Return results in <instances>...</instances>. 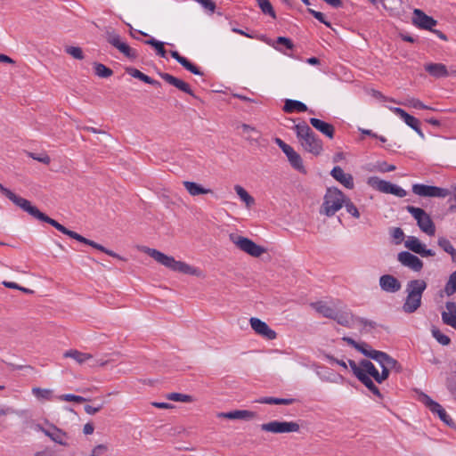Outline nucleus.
<instances>
[{
  "label": "nucleus",
  "mask_w": 456,
  "mask_h": 456,
  "mask_svg": "<svg viewBox=\"0 0 456 456\" xmlns=\"http://www.w3.org/2000/svg\"><path fill=\"white\" fill-rule=\"evenodd\" d=\"M27 213L42 222L49 224L50 225L53 226L56 230H58L61 233L68 235L69 237H70L81 243L91 246L92 248H94L97 250H100L112 257L118 258L119 260H124V258L121 256L115 253L114 251L106 248L102 245H101L94 240H91L89 239L83 237L82 235H80L79 233H77L74 231L69 230L64 225H62L61 224L57 222L56 220L49 217L46 214L41 212L37 207L33 206L32 204L27 210Z\"/></svg>",
  "instance_id": "f257e3e1"
},
{
  "label": "nucleus",
  "mask_w": 456,
  "mask_h": 456,
  "mask_svg": "<svg viewBox=\"0 0 456 456\" xmlns=\"http://www.w3.org/2000/svg\"><path fill=\"white\" fill-rule=\"evenodd\" d=\"M145 252L155 261L170 269L171 271L196 277L203 276V273L200 269L190 265L185 262L177 261L173 256H167L159 251L158 249L148 248Z\"/></svg>",
  "instance_id": "f03ea898"
},
{
  "label": "nucleus",
  "mask_w": 456,
  "mask_h": 456,
  "mask_svg": "<svg viewBox=\"0 0 456 456\" xmlns=\"http://www.w3.org/2000/svg\"><path fill=\"white\" fill-rule=\"evenodd\" d=\"M293 129L302 147L306 151L314 156H319L322 153L323 151L322 141L305 121L295 125Z\"/></svg>",
  "instance_id": "7ed1b4c3"
},
{
  "label": "nucleus",
  "mask_w": 456,
  "mask_h": 456,
  "mask_svg": "<svg viewBox=\"0 0 456 456\" xmlns=\"http://www.w3.org/2000/svg\"><path fill=\"white\" fill-rule=\"evenodd\" d=\"M346 197L344 193L338 188H328L324 195L323 203L321 208V213L327 216H332L344 205Z\"/></svg>",
  "instance_id": "20e7f679"
},
{
  "label": "nucleus",
  "mask_w": 456,
  "mask_h": 456,
  "mask_svg": "<svg viewBox=\"0 0 456 456\" xmlns=\"http://www.w3.org/2000/svg\"><path fill=\"white\" fill-rule=\"evenodd\" d=\"M406 210L416 220L419 228L429 236L435 235L436 225L431 216L423 209L418 207L408 205Z\"/></svg>",
  "instance_id": "39448f33"
},
{
  "label": "nucleus",
  "mask_w": 456,
  "mask_h": 456,
  "mask_svg": "<svg viewBox=\"0 0 456 456\" xmlns=\"http://www.w3.org/2000/svg\"><path fill=\"white\" fill-rule=\"evenodd\" d=\"M230 239L240 250L246 252L251 256L258 257L266 251L264 247L257 245L248 238L231 233Z\"/></svg>",
  "instance_id": "423d86ee"
},
{
  "label": "nucleus",
  "mask_w": 456,
  "mask_h": 456,
  "mask_svg": "<svg viewBox=\"0 0 456 456\" xmlns=\"http://www.w3.org/2000/svg\"><path fill=\"white\" fill-rule=\"evenodd\" d=\"M368 184L381 192L393 194L399 198H403L407 195V192L404 189L390 182L382 180L377 176L370 177L368 180Z\"/></svg>",
  "instance_id": "0eeeda50"
},
{
  "label": "nucleus",
  "mask_w": 456,
  "mask_h": 456,
  "mask_svg": "<svg viewBox=\"0 0 456 456\" xmlns=\"http://www.w3.org/2000/svg\"><path fill=\"white\" fill-rule=\"evenodd\" d=\"M261 429L263 431L271 432L273 434H283V433L298 432L300 429V426L298 423H297L295 421L273 420V421H270L268 423L262 424Z\"/></svg>",
  "instance_id": "6e6552de"
},
{
  "label": "nucleus",
  "mask_w": 456,
  "mask_h": 456,
  "mask_svg": "<svg viewBox=\"0 0 456 456\" xmlns=\"http://www.w3.org/2000/svg\"><path fill=\"white\" fill-rule=\"evenodd\" d=\"M106 40L110 45L122 53L126 58L133 61L138 57L137 52L130 47L126 43L122 42L120 36L114 31L108 30L106 32Z\"/></svg>",
  "instance_id": "1a4fd4ad"
},
{
  "label": "nucleus",
  "mask_w": 456,
  "mask_h": 456,
  "mask_svg": "<svg viewBox=\"0 0 456 456\" xmlns=\"http://www.w3.org/2000/svg\"><path fill=\"white\" fill-rule=\"evenodd\" d=\"M412 192L420 197H437L445 198L451 195V191L446 188H441L423 183H415L412 185Z\"/></svg>",
  "instance_id": "9d476101"
},
{
  "label": "nucleus",
  "mask_w": 456,
  "mask_h": 456,
  "mask_svg": "<svg viewBox=\"0 0 456 456\" xmlns=\"http://www.w3.org/2000/svg\"><path fill=\"white\" fill-rule=\"evenodd\" d=\"M398 261L414 272H420L423 268V262L417 256L409 251H402L397 256Z\"/></svg>",
  "instance_id": "9b49d317"
},
{
  "label": "nucleus",
  "mask_w": 456,
  "mask_h": 456,
  "mask_svg": "<svg viewBox=\"0 0 456 456\" xmlns=\"http://www.w3.org/2000/svg\"><path fill=\"white\" fill-rule=\"evenodd\" d=\"M404 246L411 251L419 254L422 257L434 256L435 251L429 248H426V246L414 236H409L405 240Z\"/></svg>",
  "instance_id": "f8f14e48"
},
{
  "label": "nucleus",
  "mask_w": 456,
  "mask_h": 456,
  "mask_svg": "<svg viewBox=\"0 0 456 456\" xmlns=\"http://www.w3.org/2000/svg\"><path fill=\"white\" fill-rule=\"evenodd\" d=\"M412 22L419 28L432 30V28L437 24L433 17L427 15L420 9H414Z\"/></svg>",
  "instance_id": "ddd939ff"
},
{
  "label": "nucleus",
  "mask_w": 456,
  "mask_h": 456,
  "mask_svg": "<svg viewBox=\"0 0 456 456\" xmlns=\"http://www.w3.org/2000/svg\"><path fill=\"white\" fill-rule=\"evenodd\" d=\"M253 330L268 340L276 338L277 333L272 330L265 322L258 318L252 317L249 320Z\"/></svg>",
  "instance_id": "4468645a"
},
{
  "label": "nucleus",
  "mask_w": 456,
  "mask_h": 456,
  "mask_svg": "<svg viewBox=\"0 0 456 456\" xmlns=\"http://www.w3.org/2000/svg\"><path fill=\"white\" fill-rule=\"evenodd\" d=\"M159 75L167 83L172 85L173 86L176 87L180 91H182L185 94H188L189 95L192 96L193 98L198 99V97L194 94L193 91L191 90V88L188 83L174 77L173 75H171L169 73L159 72Z\"/></svg>",
  "instance_id": "2eb2a0df"
},
{
  "label": "nucleus",
  "mask_w": 456,
  "mask_h": 456,
  "mask_svg": "<svg viewBox=\"0 0 456 456\" xmlns=\"http://www.w3.org/2000/svg\"><path fill=\"white\" fill-rule=\"evenodd\" d=\"M379 286L382 290L395 293L402 288L400 281L391 274H384L379 278Z\"/></svg>",
  "instance_id": "dca6fc26"
},
{
  "label": "nucleus",
  "mask_w": 456,
  "mask_h": 456,
  "mask_svg": "<svg viewBox=\"0 0 456 456\" xmlns=\"http://www.w3.org/2000/svg\"><path fill=\"white\" fill-rule=\"evenodd\" d=\"M0 191L8 198L13 204L20 208L23 211L27 212L28 208L31 205V202L22 197H20L16 195L13 191H12L10 189L4 187L0 183Z\"/></svg>",
  "instance_id": "f3484780"
},
{
  "label": "nucleus",
  "mask_w": 456,
  "mask_h": 456,
  "mask_svg": "<svg viewBox=\"0 0 456 456\" xmlns=\"http://www.w3.org/2000/svg\"><path fill=\"white\" fill-rule=\"evenodd\" d=\"M375 356H377L375 362H377L379 366H385L389 370H395L396 372H400L402 370L401 364L388 354L380 351V353L375 354Z\"/></svg>",
  "instance_id": "a211bd4d"
},
{
  "label": "nucleus",
  "mask_w": 456,
  "mask_h": 456,
  "mask_svg": "<svg viewBox=\"0 0 456 456\" xmlns=\"http://www.w3.org/2000/svg\"><path fill=\"white\" fill-rule=\"evenodd\" d=\"M331 176L347 189L354 188V178L350 174H345L339 166H336L330 172Z\"/></svg>",
  "instance_id": "6ab92c4d"
},
{
  "label": "nucleus",
  "mask_w": 456,
  "mask_h": 456,
  "mask_svg": "<svg viewBox=\"0 0 456 456\" xmlns=\"http://www.w3.org/2000/svg\"><path fill=\"white\" fill-rule=\"evenodd\" d=\"M170 55L174 58L179 64H181L185 69L191 72L194 75L202 76L203 72L200 69L189 61L186 57L182 56L177 51H170Z\"/></svg>",
  "instance_id": "aec40b11"
},
{
  "label": "nucleus",
  "mask_w": 456,
  "mask_h": 456,
  "mask_svg": "<svg viewBox=\"0 0 456 456\" xmlns=\"http://www.w3.org/2000/svg\"><path fill=\"white\" fill-rule=\"evenodd\" d=\"M282 110L286 113H301L308 111L311 114H314V111L313 110H308L307 106L304 102L291 99L285 100Z\"/></svg>",
  "instance_id": "412c9836"
},
{
  "label": "nucleus",
  "mask_w": 456,
  "mask_h": 456,
  "mask_svg": "<svg viewBox=\"0 0 456 456\" xmlns=\"http://www.w3.org/2000/svg\"><path fill=\"white\" fill-rule=\"evenodd\" d=\"M421 303L422 297L406 293V297L402 306L403 311L405 314H413L420 307Z\"/></svg>",
  "instance_id": "4be33fe9"
},
{
  "label": "nucleus",
  "mask_w": 456,
  "mask_h": 456,
  "mask_svg": "<svg viewBox=\"0 0 456 456\" xmlns=\"http://www.w3.org/2000/svg\"><path fill=\"white\" fill-rule=\"evenodd\" d=\"M309 122L316 130L326 135L328 138L332 139L334 137L335 127L333 125L316 118H311Z\"/></svg>",
  "instance_id": "5701e85b"
},
{
  "label": "nucleus",
  "mask_w": 456,
  "mask_h": 456,
  "mask_svg": "<svg viewBox=\"0 0 456 456\" xmlns=\"http://www.w3.org/2000/svg\"><path fill=\"white\" fill-rule=\"evenodd\" d=\"M217 417L228 419L249 420L256 417V412L248 410H236L228 412H219Z\"/></svg>",
  "instance_id": "b1692460"
},
{
  "label": "nucleus",
  "mask_w": 456,
  "mask_h": 456,
  "mask_svg": "<svg viewBox=\"0 0 456 456\" xmlns=\"http://www.w3.org/2000/svg\"><path fill=\"white\" fill-rule=\"evenodd\" d=\"M445 307L447 311L442 313L443 322L456 330V303L446 302Z\"/></svg>",
  "instance_id": "393cba45"
},
{
  "label": "nucleus",
  "mask_w": 456,
  "mask_h": 456,
  "mask_svg": "<svg viewBox=\"0 0 456 456\" xmlns=\"http://www.w3.org/2000/svg\"><path fill=\"white\" fill-rule=\"evenodd\" d=\"M46 436H48L54 443L62 446L68 447L69 445L67 442L69 437L68 434L61 428H57L55 425H51L50 432L46 433Z\"/></svg>",
  "instance_id": "a878e982"
},
{
  "label": "nucleus",
  "mask_w": 456,
  "mask_h": 456,
  "mask_svg": "<svg viewBox=\"0 0 456 456\" xmlns=\"http://www.w3.org/2000/svg\"><path fill=\"white\" fill-rule=\"evenodd\" d=\"M428 284L422 279L411 280L407 282L405 292L422 297Z\"/></svg>",
  "instance_id": "bb28decb"
},
{
  "label": "nucleus",
  "mask_w": 456,
  "mask_h": 456,
  "mask_svg": "<svg viewBox=\"0 0 456 456\" xmlns=\"http://www.w3.org/2000/svg\"><path fill=\"white\" fill-rule=\"evenodd\" d=\"M126 72L127 74H129L131 77L137 78L146 84L151 85L156 87L161 86V83L159 81L151 78V77L145 75L144 73H142V71H140L139 69H137L135 68L127 67L126 69Z\"/></svg>",
  "instance_id": "cd10ccee"
},
{
  "label": "nucleus",
  "mask_w": 456,
  "mask_h": 456,
  "mask_svg": "<svg viewBox=\"0 0 456 456\" xmlns=\"http://www.w3.org/2000/svg\"><path fill=\"white\" fill-rule=\"evenodd\" d=\"M425 70L434 77H446L449 75L447 67L443 63H428L425 66Z\"/></svg>",
  "instance_id": "c85d7f7f"
},
{
  "label": "nucleus",
  "mask_w": 456,
  "mask_h": 456,
  "mask_svg": "<svg viewBox=\"0 0 456 456\" xmlns=\"http://www.w3.org/2000/svg\"><path fill=\"white\" fill-rule=\"evenodd\" d=\"M183 185L184 186V188L191 196H199L201 194L214 193L211 189L204 188L202 185L195 182L183 181Z\"/></svg>",
  "instance_id": "c756f323"
},
{
  "label": "nucleus",
  "mask_w": 456,
  "mask_h": 456,
  "mask_svg": "<svg viewBox=\"0 0 456 456\" xmlns=\"http://www.w3.org/2000/svg\"><path fill=\"white\" fill-rule=\"evenodd\" d=\"M332 320L336 321L341 326L351 328L355 317L351 313L336 310Z\"/></svg>",
  "instance_id": "7c9ffc66"
},
{
  "label": "nucleus",
  "mask_w": 456,
  "mask_h": 456,
  "mask_svg": "<svg viewBox=\"0 0 456 456\" xmlns=\"http://www.w3.org/2000/svg\"><path fill=\"white\" fill-rule=\"evenodd\" d=\"M311 306L320 314L326 318L332 319L336 310L323 301H317L311 304Z\"/></svg>",
  "instance_id": "2f4dec72"
},
{
  "label": "nucleus",
  "mask_w": 456,
  "mask_h": 456,
  "mask_svg": "<svg viewBox=\"0 0 456 456\" xmlns=\"http://www.w3.org/2000/svg\"><path fill=\"white\" fill-rule=\"evenodd\" d=\"M288 160L290 166L297 170V172L306 175L307 171L303 164V159L301 156L295 151L291 152L289 156H287Z\"/></svg>",
  "instance_id": "473e14b6"
},
{
  "label": "nucleus",
  "mask_w": 456,
  "mask_h": 456,
  "mask_svg": "<svg viewBox=\"0 0 456 456\" xmlns=\"http://www.w3.org/2000/svg\"><path fill=\"white\" fill-rule=\"evenodd\" d=\"M431 412L436 414L439 417V419L448 427H455L454 421L440 403L434 404V409L431 411Z\"/></svg>",
  "instance_id": "72a5a7b5"
},
{
  "label": "nucleus",
  "mask_w": 456,
  "mask_h": 456,
  "mask_svg": "<svg viewBox=\"0 0 456 456\" xmlns=\"http://www.w3.org/2000/svg\"><path fill=\"white\" fill-rule=\"evenodd\" d=\"M360 365L365 375L373 378L376 382L378 381L379 370L370 361L366 359L361 360Z\"/></svg>",
  "instance_id": "f704fd0d"
},
{
  "label": "nucleus",
  "mask_w": 456,
  "mask_h": 456,
  "mask_svg": "<svg viewBox=\"0 0 456 456\" xmlns=\"http://www.w3.org/2000/svg\"><path fill=\"white\" fill-rule=\"evenodd\" d=\"M403 120L407 126L412 128L421 138H424V134L420 128V122L415 117L406 113Z\"/></svg>",
  "instance_id": "c9c22d12"
},
{
  "label": "nucleus",
  "mask_w": 456,
  "mask_h": 456,
  "mask_svg": "<svg viewBox=\"0 0 456 456\" xmlns=\"http://www.w3.org/2000/svg\"><path fill=\"white\" fill-rule=\"evenodd\" d=\"M358 380L362 384H363L373 395H375L376 396H378L380 399L383 398V395L381 394L380 390L374 384V382L372 381V379L369 376L364 374Z\"/></svg>",
  "instance_id": "e433bc0d"
},
{
  "label": "nucleus",
  "mask_w": 456,
  "mask_h": 456,
  "mask_svg": "<svg viewBox=\"0 0 456 456\" xmlns=\"http://www.w3.org/2000/svg\"><path fill=\"white\" fill-rule=\"evenodd\" d=\"M64 357H69L74 359L78 363H83L86 360L91 359L92 355L86 353H82L77 350H69L64 353Z\"/></svg>",
  "instance_id": "4c0bfd02"
},
{
  "label": "nucleus",
  "mask_w": 456,
  "mask_h": 456,
  "mask_svg": "<svg viewBox=\"0 0 456 456\" xmlns=\"http://www.w3.org/2000/svg\"><path fill=\"white\" fill-rule=\"evenodd\" d=\"M277 46H274V48L280 52H282L283 53H287L283 48L286 50H293L294 44L292 40L286 37H278L276 39Z\"/></svg>",
  "instance_id": "58836bf2"
},
{
  "label": "nucleus",
  "mask_w": 456,
  "mask_h": 456,
  "mask_svg": "<svg viewBox=\"0 0 456 456\" xmlns=\"http://www.w3.org/2000/svg\"><path fill=\"white\" fill-rule=\"evenodd\" d=\"M144 44L152 46L156 50L158 55H159L162 58H166L167 51L164 47L163 42L151 37L148 40H145Z\"/></svg>",
  "instance_id": "ea45409f"
},
{
  "label": "nucleus",
  "mask_w": 456,
  "mask_h": 456,
  "mask_svg": "<svg viewBox=\"0 0 456 456\" xmlns=\"http://www.w3.org/2000/svg\"><path fill=\"white\" fill-rule=\"evenodd\" d=\"M94 73L100 77H110L113 74V70L102 63H94Z\"/></svg>",
  "instance_id": "a19ab883"
},
{
  "label": "nucleus",
  "mask_w": 456,
  "mask_h": 456,
  "mask_svg": "<svg viewBox=\"0 0 456 456\" xmlns=\"http://www.w3.org/2000/svg\"><path fill=\"white\" fill-rule=\"evenodd\" d=\"M234 190H235L236 193L238 194V196L240 197V199L243 202H245V204L248 207L254 204V202H255L254 198L251 195H249L248 192L243 187H241L240 185H235Z\"/></svg>",
  "instance_id": "79ce46f5"
},
{
  "label": "nucleus",
  "mask_w": 456,
  "mask_h": 456,
  "mask_svg": "<svg viewBox=\"0 0 456 456\" xmlns=\"http://www.w3.org/2000/svg\"><path fill=\"white\" fill-rule=\"evenodd\" d=\"M356 350L362 353L364 356H367L374 361H376L377 359V356H375V354L380 353V351L371 349L370 345H368L365 342L360 343Z\"/></svg>",
  "instance_id": "37998d69"
},
{
  "label": "nucleus",
  "mask_w": 456,
  "mask_h": 456,
  "mask_svg": "<svg viewBox=\"0 0 456 456\" xmlns=\"http://www.w3.org/2000/svg\"><path fill=\"white\" fill-rule=\"evenodd\" d=\"M259 8L264 14H268L272 18L276 19L275 11L269 0H256Z\"/></svg>",
  "instance_id": "c03bdc74"
},
{
  "label": "nucleus",
  "mask_w": 456,
  "mask_h": 456,
  "mask_svg": "<svg viewBox=\"0 0 456 456\" xmlns=\"http://www.w3.org/2000/svg\"><path fill=\"white\" fill-rule=\"evenodd\" d=\"M438 246L443 248L446 253L450 254L451 256H456V249L452 245L450 240L444 237H440L437 240Z\"/></svg>",
  "instance_id": "a18cd8bd"
},
{
  "label": "nucleus",
  "mask_w": 456,
  "mask_h": 456,
  "mask_svg": "<svg viewBox=\"0 0 456 456\" xmlns=\"http://www.w3.org/2000/svg\"><path fill=\"white\" fill-rule=\"evenodd\" d=\"M433 337L437 340L438 343H440L443 346H448L451 343L450 338L442 333L439 329L433 326L431 330Z\"/></svg>",
  "instance_id": "49530a36"
},
{
  "label": "nucleus",
  "mask_w": 456,
  "mask_h": 456,
  "mask_svg": "<svg viewBox=\"0 0 456 456\" xmlns=\"http://www.w3.org/2000/svg\"><path fill=\"white\" fill-rule=\"evenodd\" d=\"M241 128L245 134H248L247 140L257 142L260 137V133L255 127L248 124H242Z\"/></svg>",
  "instance_id": "de8ad7c7"
},
{
  "label": "nucleus",
  "mask_w": 456,
  "mask_h": 456,
  "mask_svg": "<svg viewBox=\"0 0 456 456\" xmlns=\"http://www.w3.org/2000/svg\"><path fill=\"white\" fill-rule=\"evenodd\" d=\"M444 292L447 296H452L456 292V270L450 275L444 286Z\"/></svg>",
  "instance_id": "09e8293b"
},
{
  "label": "nucleus",
  "mask_w": 456,
  "mask_h": 456,
  "mask_svg": "<svg viewBox=\"0 0 456 456\" xmlns=\"http://www.w3.org/2000/svg\"><path fill=\"white\" fill-rule=\"evenodd\" d=\"M167 398L174 402L191 403L193 401L191 395L180 393H169L167 395Z\"/></svg>",
  "instance_id": "8fccbe9b"
},
{
  "label": "nucleus",
  "mask_w": 456,
  "mask_h": 456,
  "mask_svg": "<svg viewBox=\"0 0 456 456\" xmlns=\"http://www.w3.org/2000/svg\"><path fill=\"white\" fill-rule=\"evenodd\" d=\"M32 394L37 399L51 400L53 391L46 388L34 387L32 388Z\"/></svg>",
  "instance_id": "3c124183"
},
{
  "label": "nucleus",
  "mask_w": 456,
  "mask_h": 456,
  "mask_svg": "<svg viewBox=\"0 0 456 456\" xmlns=\"http://www.w3.org/2000/svg\"><path fill=\"white\" fill-rule=\"evenodd\" d=\"M405 105L417 109V110H435L434 108L425 105L420 100L416 98H411L407 100Z\"/></svg>",
  "instance_id": "603ef678"
},
{
  "label": "nucleus",
  "mask_w": 456,
  "mask_h": 456,
  "mask_svg": "<svg viewBox=\"0 0 456 456\" xmlns=\"http://www.w3.org/2000/svg\"><path fill=\"white\" fill-rule=\"evenodd\" d=\"M346 211L355 218L360 217V212L356 206L351 201L350 199H346L344 205Z\"/></svg>",
  "instance_id": "864d4df0"
},
{
  "label": "nucleus",
  "mask_w": 456,
  "mask_h": 456,
  "mask_svg": "<svg viewBox=\"0 0 456 456\" xmlns=\"http://www.w3.org/2000/svg\"><path fill=\"white\" fill-rule=\"evenodd\" d=\"M65 52L68 54H70L73 58H75L77 60H83L84 59L83 51L78 46H68V47H66Z\"/></svg>",
  "instance_id": "5fc2aeb1"
},
{
  "label": "nucleus",
  "mask_w": 456,
  "mask_h": 456,
  "mask_svg": "<svg viewBox=\"0 0 456 456\" xmlns=\"http://www.w3.org/2000/svg\"><path fill=\"white\" fill-rule=\"evenodd\" d=\"M307 12L310 14H312L316 20H318L321 23L324 24L328 28H331V23L326 20L322 12L315 11L311 8H307Z\"/></svg>",
  "instance_id": "6e6d98bb"
},
{
  "label": "nucleus",
  "mask_w": 456,
  "mask_h": 456,
  "mask_svg": "<svg viewBox=\"0 0 456 456\" xmlns=\"http://www.w3.org/2000/svg\"><path fill=\"white\" fill-rule=\"evenodd\" d=\"M61 400L62 401H66V402H75V403H84V402H86L88 399L83 397V396H80V395H73V394H66V395H62L59 397Z\"/></svg>",
  "instance_id": "4d7b16f0"
},
{
  "label": "nucleus",
  "mask_w": 456,
  "mask_h": 456,
  "mask_svg": "<svg viewBox=\"0 0 456 456\" xmlns=\"http://www.w3.org/2000/svg\"><path fill=\"white\" fill-rule=\"evenodd\" d=\"M446 386L451 394L456 398V372L447 379Z\"/></svg>",
  "instance_id": "13d9d810"
},
{
  "label": "nucleus",
  "mask_w": 456,
  "mask_h": 456,
  "mask_svg": "<svg viewBox=\"0 0 456 456\" xmlns=\"http://www.w3.org/2000/svg\"><path fill=\"white\" fill-rule=\"evenodd\" d=\"M348 364H349L354 375L357 378V379H359L361 377H362L365 374L362 372L361 365L359 364V366H358L354 360L349 359Z\"/></svg>",
  "instance_id": "bf43d9fd"
},
{
  "label": "nucleus",
  "mask_w": 456,
  "mask_h": 456,
  "mask_svg": "<svg viewBox=\"0 0 456 456\" xmlns=\"http://www.w3.org/2000/svg\"><path fill=\"white\" fill-rule=\"evenodd\" d=\"M28 156L35 159V160H37L43 164H45V165H48L50 162H51V159L50 157L44 153V154H37V153H34V152H29L28 153Z\"/></svg>",
  "instance_id": "052dcab7"
},
{
  "label": "nucleus",
  "mask_w": 456,
  "mask_h": 456,
  "mask_svg": "<svg viewBox=\"0 0 456 456\" xmlns=\"http://www.w3.org/2000/svg\"><path fill=\"white\" fill-rule=\"evenodd\" d=\"M370 94H371L372 97H374V98H376L378 100L384 101V102H396L397 103V102L395 100L385 96L381 92H379L378 90L371 89ZM398 104H401V102H398Z\"/></svg>",
  "instance_id": "680f3d73"
},
{
  "label": "nucleus",
  "mask_w": 456,
  "mask_h": 456,
  "mask_svg": "<svg viewBox=\"0 0 456 456\" xmlns=\"http://www.w3.org/2000/svg\"><path fill=\"white\" fill-rule=\"evenodd\" d=\"M421 402L429 409L431 411L434 409V404H437L438 403L431 399L428 395L422 394Z\"/></svg>",
  "instance_id": "e2e57ef3"
},
{
  "label": "nucleus",
  "mask_w": 456,
  "mask_h": 456,
  "mask_svg": "<svg viewBox=\"0 0 456 456\" xmlns=\"http://www.w3.org/2000/svg\"><path fill=\"white\" fill-rule=\"evenodd\" d=\"M381 367V372L379 371V376H378V383L379 384H381L383 381H385L386 379H388L389 377V374H390V370L386 368L385 366H380Z\"/></svg>",
  "instance_id": "0e129e2a"
},
{
  "label": "nucleus",
  "mask_w": 456,
  "mask_h": 456,
  "mask_svg": "<svg viewBox=\"0 0 456 456\" xmlns=\"http://www.w3.org/2000/svg\"><path fill=\"white\" fill-rule=\"evenodd\" d=\"M395 169L396 167L395 165L388 164L386 161H383L379 165V170L383 173L392 172L395 171Z\"/></svg>",
  "instance_id": "69168bd1"
},
{
  "label": "nucleus",
  "mask_w": 456,
  "mask_h": 456,
  "mask_svg": "<svg viewBox=\"0 0 456 456\" xmlns=\"http://www.w3.org/2000/svg\"><path fill=\"white\" fill-rule=\"evenodd\" d=\"M391 235L395 240H396V244H399L403 240L404 233L401 228L396 227L394 228Z\"/></svg>",
  "instance_id": "338daca9"
},
{
  "label": "nucleus",
  "mask_w": 456,
  "mask_h": 456,
  "mask_svg": "<svg viewBox=\"0 0 456 456\" xmlns=\"http://www.w3.org/2000/svg\"><path fill=\"white\" fill-rule=\"evenodd\" d=\"M107 450L108 447L105 444H98L93 449L91 456H100L107 452Z\"/></svg>",
  "instance_id": "774afa93"
}]
</instances>
